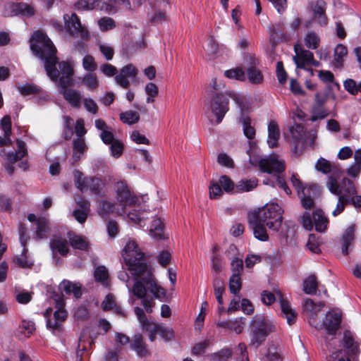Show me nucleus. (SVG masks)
Wrapping results in <instances>:
<instances>
[{
	"instance_id": "nucleus-28",
	"label": "nucleus",
	"mask_w": 361,
	"mask_h": 361,
	"mask_svg": "<svg viewBox=\"0 0 361 361\" xmlns=\"http://www.w3.org/2000/svg\"><path fill=\"white\" fill-rule=\"evenodd\" d=\"M59 289L68 295L73 293L75 298H80L82 295L81 285L78 283H73L68 280H63L59 284Z\"/></svg>"
},
{
	"instance_id": "nucleus-29",
	"label": "nucleus",
	"mask_w": 361,
	"mask_h": 361,
	"mask_svg": "<svg viewBox=\"0 0 361 361\" xmlns=\"http://www.w3.org/2000/svg\"><path fill=\"white\" fill-rule=\"evenodd\" d=\"M73 152L72 159L74 162L78 161L84 152L87 150V147L84 137H76L73 141Z\"/></svg>"
},
{
	"instance_id": "nucleus-18",
	"label": "nucleus",
	"mask_w": 361,
	"mask_h": 361,
	"mask_svg": "<svg viewBox=\"0 0 361 361\" xmlns=\"http://www.w3.org/2000/svg\"><path fill=\"white\" fill-rule=\"evenodd\" d=\"M138 73L137 68L130 63L120 69L118 74L115 77L116 82L124 89H127L130 86L128 78H134Z\"/></svg>"
},
{
	"instance_id": "nucleus-57",
	"label": "nucleus",
	"mask_w": 361,
	"mask_h": 361,
	"mask_svg": "<svg viewBox=\"0 0 361 361\" xmlns=\"http://www.w3.org/2000/svg\"><path fill=\"white\" fill-rule=\"evenodd\" d=\"M209 197L211 199H216L221 196L223 190L218 183L212 181L209 187Z\"/></svg>"
},
{
	"instance_id": "nucleus-24",
	"label": "nucleus",
	"mask_w": 361,
	"mask_h": 361,
	"mask_svg": "<svg viewBox=\"0 0 361 361\" xmlns=\"http://www.w3.org/2000/svg\"><path fill=\"white\" fill-rule=\"evenodd\" d=\"M343 345L346 350V355L348 356H352L359 353V344L355 341L353 335L350 331H344Z\"/></svg>"
},
{
	"instance_id": "nucleus-61",
	"label": "nucleus",
	"mask_w": 361,
	"mask_h": 361,
	"mask_svg": "<svg viewBox=\"0 0 361 361\" xmlns=\"http://www.w3.org/2000/svg\"><path fill=\"white\" fill-rule=\"evenodd\" d=\"M98 25L102 31H107L115 27L114 21L112 18L104 17L98 21Z\"/></svg>"
},
{
	"instance_id": "nucleus-6",
	"label": "nucleus",
	"mask_w": 361,
	"mask_h": 361,
	"mask_svg": "<svg viewBox=\"0 0 361 361\" xmlns=\"http://www.w3.org/2000/svg\"><path fill=\"white\" fill-rule=\"evenodd\" d=\"M126 269L132 275H141L148 271L145 255L134 240H129L122 251Z\"/></svg>"
},
{
	"instance_id": "nucleus-21",
	"label": "nucleus",
	"mask_w": 361,
	"mask_h": 361,
	"mask_svg": "<svg viewBox=\"0 0 361 361\" xmlns=\"http://www.w3.org/2000/svg\"><path fill=\"white\" fill-rule=\"evenodd\" d=\"M294 51L295 56L293 59L298 68H303L305 66H309L311 60H313V53L302 49L300 44L294 46Z\"/></svg>"
},
{
	"instance_id": "nucleus-14",
	"label": "nucleus",
	"mask_w": 361,
	"mask_h": 361,
	"mask_svg": "<svg viewBox=\"0 0 361 361\" xmlns=\"http://www.w3.org/2000/svg\"><path fill=\"white\" fill-rule=\"evenodd\" d=\"M259 166L262 172L268 173H279L285 170L284 161L279 159L278 156L272 154L267 158L260 159Z\"/></svg>"
},
{
	"instance_id": "nucleus-47",
	"label": "nucleus",
	"mask_w": 361,
	"mask_h": 361,
	"mask_svg": "<svg viewBox=\"0 0 361 361\" xmlns=\"http://www.w3.org/2000/svg\"><path fill=\"white\" fill-rule=\"evenodd\" d=\"M315 168L317 171H319L324 173H328L333 171V169L335 168V166L326 159L320 158L318 159L315 165Z\"/></svg>"
},
{
	"instance_id": "nucleus-40",
	"label": "nucleus",
	"mask_w": 361,
	"mask_h": 361,
	"mask_svg": "<svg viewBox=\"0 0 361 361\" xmlns=\"http://www.w3.org/2000/svg\"><path fill=\"white\" fill-rule=\"evenodd\" d=\"M317 290V281L315 276L311 275L303 283V290L309 295H314Z\"/></svg>"
},
{
	"instance_id": "nucleus-64",
	"label": "nucleus",
	"mask_w": 361,
	"mask_h": 361,
	"mask_svg": "<svg viewBox=\"0 0 361 361\" xmlns=\"http://www.w3.org/2000/svg\"><path fill=\"white\" fill-rule=\"evenodd\" d=\"M217 162L219 164L228 168H233L234 166L233 159L225 153H221L218 155Z\"/></svg>"
},
{
	"instance_id": "nucleus-39",
	"label": "nucleus",
	"mask_w": 361,
	"mask_h": 361,
	"mask_svg": "<svg viewBox=\"0 0 361 361\" xmlns=\"http://www.w3.org/2000/svg\"><path fill=\"white\" fill-rule=\"evenodd\" d=\"M305 46L311 49H316L320 44V38L317 34L313 31L308 32L304 37Z\"/></svg>"
},
{
	"instance_id": "nucleus-2",
	"label": "nucleus",
	"mask_w": 361,
	"mask_h": 361,
	"mask_svg": "<svg viewBox=\"0 0 361 361\" xmlns=\"http://www.w3.org/2000/svg\"><path fill=\"white\" fill-rule=\"evenodd\" d=\"M283 210L277 203L270 202L255 210L248 216V223L253 235L257 240L266 242L269 236L267 227L278 232L282 225Z\"/></svg>"
},
{
	"instance_id": "nucleus-19",
	"label": "nucleus",
	"mask_w": 361,
	"mask_h": 361,
	"mask_svg": "<svg viewBox=\"0 0 361 361\" xmlns=\"http://www.w3.org/2000/svg\"><path fill=\"white\" fill-rule=\"evenodd\" d=\"M27 219L30 222H35L36 224L35 238L37 239H43L47 237V234L49 232L50 228L49 221L46 217H37L35 214H30L27 216Z\"/></svg>"
},
{
	"instance_id": "nucleus-36",
	"label": "nucleus",
	"mask_w": 361,
	"mask_h": 361,
	"mask_svg": "<svg viewBox=\"0 0 361 361\" xmlns=\"http://www.w3.org/2000/svg\"><path fill=\"white\" fill-rule=\"evenodd\" d=\"M149 233L152 238L160 240L164 238V224L160 218H155L151 225Z\"/></svg>"
},
{
	"instance_id": "nucleus-53",
	"label": "nucleus",
	"mask_w": 361,
	"mask_h": 361,
	"mask_svg": "<svg viewBox=\"0 0 361 361\" xmlns=\"http://www.w3.org/2000/svg\"><path fill=\"white\" fill-rule=\"evenodd\" d=\"M264 361H282V357L278 350L277 347L271 345L269 347L265 355Z\"/></svg>"
},
{
	"instance_id": "nucleus-45",
	"label": "nucleus",
	"mask_w": 361,
	"mask_h": 361,
	"mask_svg": "<svg viewBox=\"0 0 361 361\" xmlns=\"http://www.w3.org/2000/svg\"><path fill=\"white\" fill-rule=\"evenodd\" d=\"M82 82L90 90H92L99 86V80L94 73L85 75L82 78Z\"/></svg>"
},
{
	"instance_id": "nucleus-30",
	"label": "nucleus",
	"mask_w": 361,
	"mask_h": 361,
	"mask_svg": "<svg viewBox=\"0 0 361 361\" xmlns=\"http://www.w3.org/2000/svg\"><path fill=\"white\" fill-rule=\"evenodd\" d=\"M323 306L324 305L321 302L315 304L311 299H307L304 302L303 307L305 312H307V313L310 317V320L309 321V323L311 325H312L313 323L315 322L314 317L317 315V313L322 310Z\"/></svg>"
},
{
	"instance_id": "nucleus-63",
	"label": "nucleus",
	"mask_w": 361,
	"mask_h": 361,
	"mask_svg": "<svg viewBox=\"0 0 361 361\" xmlns=\"http://www.w3.org/2000/svg\"><path fill=\"white\" fill-rule=\"evenodd\" d=\"M312 216V214L311 215L310 212H305L300 218L301 224H302L303 227L307 231H311L313 228L314 224Z\"/></svg>"
},
{
	"instance_id": "nucleus-17",
	"label": "nucleus",
	"mask_w": 361,
	"mask_h": 361,
	"mask_svg": "<svg viewBox=\"0 0 361 361\" xmlns=\"http://www.w3.org/2000/svg\"><path fill=\"white\" fill-rule=\"evenodd\" d=\"M287 139L295 145V149L300 145L303 147L306 142V132L302 124L295 123L288 128V130L285 133Z\"/></svg>"
},
{
	"instance_id": "nucleus-37",
	"label": "nucleus",
	"mask_w": 361,
	"mask_h": 361,
	"mask_svg": "<svg viewBox=\"0 0 361 361\" xmlns=\"http://www.w3.org/2000/svg\"><path fill=\"white\" fill-rule=\"evenodd\" d=\"M102 306L104 310H114L116 313L124 315L122 308L117 305L115 298L112 294H109L102 303Z\"/></svg>"
},
{
	"instance_id": "nucleus-46",
	"label": "nucleus",
	"mask_w": 361,
	"mask_h": 361,
	"mask_svg": "<svg viewBox=\"0 0 361 361\" xmlns=\"http://www.w3.org/2000/svg\"><path fill=\"white\" fill-rule=\"evenodd\" d=\"M328 115L329 111L324 106H313L310 121L314 122L319 119H324L328 116Z\"/></svg>"
},
{
	"instance_id": "nucleus-16",
	"label": "nucleus",
	"mask_w": 361,
	"mask_h": 361,
	"mask_svg": "<svg viewBox=\"0 0 361 361\" xmlns=\"http://www.w3.org/2000/svg\"><path fill=\"white\" fill-rule=\"evenodd\" d=\"M241 114H242V115H241V117L240 118V121L243 126V133H244L245 136L247 139L250 140V141H249L250 149H247V152L250 157V163L252 164H253L254 163L252 160V154L255 149L256 143L255 141H253L252 140H253L255 138L256 132H255V128L251 125L250 118L248 116H245L244 114L243 113V111H241Z\"/></svg>"
},
{
	"instance_id": "nucleus-11",
	"label": "nucleus",
	"mask_w": 361,
	"mask_h": 361,
	"mask_svg": "<svg viewBox=\"0 0 361 361\" xmlns=\"http://www.w3.org/2000/svg\"><path fill=\"white\" fill-rule=\"evenodd\" d=\"M18 149L15 152H6L5 149L1 151L0 155L3 158L4 166L10 175L15 171L13 164L27 155V151L25 142L18 140L16 142Z\"/></svg>"
},
{
	"instance_id": "nucleus-26",
	"label": "nucleus",
	"mask_w": 361,
	"mask_h": 361,
	"mask_svg": "<svg viewBox=\"0 0 361 361\" xmlns=\"http://www.w3.org/2000/svg\"><path fill=\"white\" fill-rule=\"evenodd\" d=\"M130 348L135 351L137 356L140 357H146L149 354L146 345L143 341L142 336L140 334L135 335L130 343Z\"/></svg>"
},
{
	"instance_id": "nucleus-58",
	"label": "nucleus",
	"mask_w": 361,
	"mask_h": 361,
	"mask_svg": "<svg viewBox=\"0 0 361 361\" xmlns=\"http://www.w3.org/2000/svg\"><path fill=\"white\" fill-rule=\"evenodd\" d=\"M209 345V340H204L196 343L192 348L191 353L193 355H200L203 354Z\"/></svg>"
},
{
	"instance_id": "nucleus-15",
	"label": "nucleus",
	"mask_w": 361,
	"mask_h": 361,
	"mask_svg": "<svg viewBox=\"0 0 361 361\" xmlns=\"http://www.w3.org/2000/svg\"><path fill=\"white\" fill-rule=\"evenodd\" d=\"M342 312L339 310L329 311L323 322V326L326 334L330 336H335L338 329L341 321Z\"/></svg>"
},
{
	"instance_id": "nucleus-23",
	"label": "nucleus",
	"mask_w": 361,
	"mask_h": 361,
	"mask_svg": "<svg viewBox=\"0 0 361 361\" xmlns=\"http://www.w3.org/2000/svg\"><path fill=\"white\" fill-rule=\"evenodd\" d=\"M326 2L324 0H317L312 6L314 19L322 26L327 24L328 20L325 14Z\"/></svg>"
},
{
	"instance_id": "nucleus-32",
	"label": "nucleus",
	"mask_w": 361,
	"mask_h": 361,
	"mask_svg": "<svg viewBox=\"0 0 361 361\" xmlns=\"http://www.w3.org/2000/svg\"><path fill=\"white\" fill-rule=\"evenodd\" d=\"M312 218L314 219L315 229L319 232H324L327 228L329 220L324 216L321 209H316L312 213Z\"/></svg>"
},
{
	"instance_id": "nucleus-49",
	"label": "nucleus",
	"mask_w": 361,
	"mask_h": 361,
	"mask_svg": "<svg viewBox=\"0 0 361 361\" xmlns=\"http://www.w3.org/2000/svg\"><path fill=\"white\" fill-rule=\"evenodd\" d=\"M85 337H86V334L85 332H83L79 338L78 345V350H77V356L78 357H79V356L80 357H82V353H80V352L86 350L87 349V345L90 346L92 343L93 342V340L96 338L95 336H94V338L92 336H91V341H86Z\"/></svg>"
},
{
	"instance_id": "nucleus-34",
	"label": "nucleus",
	"mask_w": 361,
	"mask_h": 361,
	"mask_svg": "<svg viewBox=\"0 0 361 361\" xmlns=\"http://www.w3.org/2000/svg\"><path fill=\"white\" fill-rule=\"evenodd\" d=\"M355 226H349L345 231L342 237V246L341 250L343 255H346L348 254V247L352 245L353 241L355 238Z\"/></svg>"
},
{
	"instance_id": "nucleus-13",
	"label": "nucleus",
	"mask_w": 361,
	"mask_h": 361,
	"mask_svg": "<svg viewBox=\"0 0 361 361\" xmlns=\"http://www.w3.org/2000/svg\"><path fill=\"white\" fill-rule=\"evenodd\" d=\"M63 19L65 26L72 36L80 37L82 39H87L89 37L88 30L81 25L80 19L75 13L65 14Z\"/></svg>"
},
{
	"instance_id": "nucleus-12",
	"label": "nucleus",
	"mask_w": 361,
	"mask_h": 361,
	"mask_svg": "<svg viewBox=\"0 0 361 361\" xmlns=\"http://www.w3.org/2000/svg\"><path fill=\"white\" fill-rule=\"evenodd\" d=\"M75 186L81 192L90 190L92 194L99 195L102 186V182L99 178L94 177H85L79 171L73 172Z\"/></svg>"
},
{
	"instance_id": "nucleus-5",
	"label": "nucleus",
	"mask_w": 361,
	"mask_h": 361,
	"mask_svg": "<svg viewBox=\"0 0 361 361\" xmlns=\"http://www.w3.org/2000/svg\"><path fill=\"white\" fill-rule=\"evenodd\" d=\"M228 96L235 102L240 111H243L247 108L245 98L236 92L231 91L226 94L216 93L208 102L207 110L216 117L215 123L216 124L221 123L226 114L229 110V98Z\"/></svg>"
},
{
	"instance_id": "nucleus-27",
	"label": "nucleus",
	"mask_w": 361,
	"mask_h": 361,
	"mask_svg": "<svg viewBox=\"0 0 361 361\" xmlns=\"http://www.w3.org/2000/svg\"><path fill=\"white\" fill-rule=\"evenodd\" d=\"M280 137V130L277 123L271 121L268 125L267 144L269 147L273 148L277 146Z\"/></svg>"
},
{
	"instance_id": "nucleus-31",
	"label": "nucleus",
	"mask_w": 361,
	"mask_h": 361,
	"mask_svg": "<svg viewBox=\"0 0 361 361\" xmlns=\"http://www.w3.org/2000/svg\"><path fill=\"white\" fill-rule=\"evenodd\" d=\"M68 238L73 248L87 250L89 242L85 237L69 233Z\"/></svg>"
},
{
	"instance_id": "nucleus-8",
	"label": "nucleus",
	"mask_w": 361,
	"mask_h": 361,
	"mask_svg": "<svg viewBox=\"0 0 361 361\" xmlns=\"http://www.w3.org/2000/svg\"><path fill=\"white\" fill-rule=\"evenodd\" d=\"M261 296L262 302L267 305H270L276 300L279 301L281 314L286 319L288 325L290 326L296 322L298 317L296 311L292 307L289 301L282 295L279 290H275L274 293L264 290Z\"/></svg>"
},
{
	"instance_id": "nucleus-25",
	"label": "nucleus",
	"mask_w": 361,
	"mask_h": 361,
	"mask_svg": "<svg viewBox=\"0 0 361 361\" xmlns=\"http://www.w3.org/2000/svg\"><path fill=\"white\" fill-rule=\"evenodd\" d=\"M246 58L250 61V66L247 69V75L250 82L255 84L261 83L263 81V75L259 69L255 67L257 59L252 56H247Z\"/></svg>"
},
{
	"instance_id": "nucleus-3",
	"label": "nucleus",
	"mask_w": 361,
	"mask_h": 361,
	"mask_svg": "<svg viewBox=\"0 0 361 361\" xmlns=\"http://www.w3.org/2000/svg\"><path fill=\"white\" fill-rule=\"evenodd\" d=\"M136 276L140 278L136 279L133 286L130 288L128 283L130 278L126 270L120 271L118 273V279L126 283L129 293H133L137 298L141 299L145 311L151 313L154 305V298L164 297L165 291L157 285L149 271Z\"/></svg>"
},
{
	"instance_id": "nucleus-59",
	"label": "nucleus",
	"mask_w": 361,
	"mask_h": 361,
	"mask_svg": "<svg viewBox=\"0 0 361 361\" xmlns=\"http://www.w3.org/2000/svg\"><path fill=\"white\" fill-rule=\"evenodd\" d=\"M15 11L18 13L25 16H32L34 14V9L30 5L25 3H19L15 6Z\"/></svg>"
},
{
	"instance_id": "nucleus-7",
	"label": "nucleus",
	"mask_w": 361,
	"mask_h": 361,
	"mask_svg": "<svg viewBox=\"0 0 361 361\" xmlns=\"http://www.w3.org/2000/svg\"><path fill=\"white\" fill-rule=\"evenodd\" d=\"M276 331V324L268 317L257 314L252 320L250 345L258 348L271 333Z\"/></svg>"
},
{
	"instance_id": "nucleus-35",
	"label": "nucleus",
	"mask_w": 361,
	"mask_h": 361,
	"mask_svg": "<svg viewBox=\"0 0 361 361\" xmlns=\"http://www.w3.org/2000/svg\"><path fill=\"white\" fill-rule=\"evenodd\" d=\"M348 54L347 47L342 44H338L334 49V66L337 68H341L344 61V58Z\"/></svg>"
},
{
	"instance_id": "nucleus-55",
	"label": "nucleus",
	"mask_w": 361,
	"mask_h": 361,
	"mask_svg": "<svg viewBox=\"0 0 361 361\" xmlns=\"http://www.w3.org/2000/svg\"><path fill=\"white\" fill-rule=\"evenodd\" d=\"M225 192H231L235 189L233 182L227 176H221L219 178V183Z\"/></svg>"
},
{
	"instance_id": "nucleus-20",
	"label": "nucleus",
	"mask_w": 361,
	"mask_h": 361,
	"mask_svg": "<svg viewBox=\"0 0 361 361\" xmlns=\"http://www.w3.org/2000/svg\"><path fill=\"white\" fill-rule=\"evenodd\" d=\"M75 6L78 10L82 11L93 9L105 10L106 11H111V6L102 0H79L75 3Z\"/></svg>"
},
{
	"instance_id": "nucleus-1",
	"label": "nucleus",
	"mask_w": 361,
	"mask_h": 361,
	"mask_svg": "<svg viewBox=\"0 0 361 361\" xmlns=\"http://www.w3.org/2000/svg\"><path fill=\"white\" fill-rule=\"evenodd\" d=\"M30 49L36 56L44 60L47 75L54 82H59V91L73 108H80L82 95L80 91L68 88L73 75L72 66L66 61L58 63L56 49L50 39L42 31H35L30 39Z\"/></svg>"
},
{
	"instance_id": "nucleus-22",
	"label": "nucleus",
	"mask_w": 361,
	"mask_h": 361,
	"mask_svg": "<svg viewBox=\"0 0 361 361\" xmlns=\"http://www.w3.org/2000/svg\"><path fill=\"white\" fill-rule=\"evenodd\" d=\"M19 235H20V241L21 245L23 246V252L22 254L17 257L16 262L17 263L21 266L22 267H28L32 264L31 262L27 258L25 255L27 249L26 248V243L27 240V237L26 235V229L23 225H20L19 226Z\"/></svg>"
},
{
	"instance_id": "nucleus-4",
	"label": "nucleus",
	"mask_w": 361,
	"mask_h": 361,
	"mask_svg": "<svg viewBox=\"0 0 361 361\" xmlns=\"http://www.w3.org/2000/svg\"><path fill=\"white\" fill-rule=\"evenodd\" d=\"M116 198L122 206L121 209H118L116 213L119 215L127 214L130 221L138 224L140 227L145 226L143 212L137 210L141 208V202H145L147 196L140 197L131 193L127 185L121 181L116 183L115 185Z\"/></svg>"
},
{
	"instance_id": "nucleus-60",
	"label": "nucleus",
	"mask_w": 361,
	"mask_h": 361,
	"mask_svg": "<svg viewBox=\"0 0 361 361\" xmlns=\"http://www.w3.org/2000/svg\"><path fill=\"white\" fill-rule=\"evenodd\" d=\"M20 331L25 336L29 337L35 330L34 322L31 321H23L20 325Z\"/></svg>"
},
{
	"instance_id": "nucleus-56",
	"label": "nucleus",
	"mask_w": 361,
	"mask_h": 361,
	"mask_svg": "<svg viewBox=\"0 0 361 361\" xmlns=\"http://www.w3.org/2000/svg\"><path fill=\"white\" fill-rule=\"evenodd\" d=\"M97 63L93 56L90 55H86L82 59V67L83 68L90 72H93L97 69Z\"/></svg>"
},
{
	"instance_id": "nucleus-54",
	"label": "nucleus",
	"mask_w": 361,
	"mask_h": 361,
	"mask_svg": "<svg viewBox=\"0 0 361 361\" xmlns=\"http://www.w3.org/2000/svg\"><path fill=\"white\" fill-rule=\"evenodd\" d=\"M99 49L106 60L111 61L114 55V49L112 46L106 43L99 44Z\"/></svg>"
},
{
	"instance_id": "nucleus-33",
	"label": "nucleus",
	"mask_w": 361,
	"mask_h": 361,
	"mask_svg": "<svg viewBox=\"0 0 361 361\" xmlns=\"http://www.w3.org/2000/svg\"><path fill=\"white\" fill-rule=\"evenodd\" d=\"M50 246L54 254L59 253L62 256H65L69 252L68 243L66 239L54 238L50 242Z\"/></svg>"
},
{
	"instance_id": "nucleus-62",
	"label": "nucleus",
	"mask_w": 361,
	"mask_h": 361,
	"mask_svg": "<svg viewBox=\"0 0 361 361\" xmlns=\"http://www.w3.org/2000/svg\"><path fill=\"white\" fill-rule=\"evenodd\" d=\"M101 72L107 77H113L117 75L118 71L117 68L110 64V63H104L100 66Z\"/></svg>"
},
{
	"instance_id": "nucleus-52",
	"label": "nucleus",
	"mask_w": 361,
	"mask_h": 361,
	"mask_svg": "<svg viewBox=\"0 0 361 361\" xmlns=\"http://www.w3.org/2000/svg\"><path fill=\"white\" fill-rule=\"evenodd\" d=\"M307 249L312 253H319V243L318 238L314 234H310L306 245Z\"/></svg>"
},
{
	"instance_id": "nucleus-44",
	"label": "nucleus",
	"mask_w": 361,
	"mask_h": 361,
	"mask_svg": "<svg viewBox=\"0 0 361 361\" xmlns=\"http://www.w3.org/2000/svg\"><path fill=\"white\" fill-rule=\"evenodd\" d=\"M231 351L228 348H223L220 351L208 355V358L211 361H227L231 357Z\"/></svg>"
},
{
	"instance_id": "nucleus-41",
	"label": "nucleus",
	"mask_w": 361,
	"mask_h": 361,
	"mask_svg": "<svg viewBox=\"0 0 361 361\" xmlns=\"http://www.w3.org/2000/svg\"><path fill=\"white\" fill-rule=\"evenodd\" d=\"M94 276L97 281L101 282L104 286H108L109 273L105 267L99 266L96 267Z\"/></svg>"
},
{
	"instance_id": "nucleus-38",
	"label": "nucleus",
	"mask_w": 361,
	"mask_h": 361,
	"mask_svg": "<svg viewBox=\"0 0 361 361\" xmlns=\"http://www.w3.org/2000/svg\"><path fill=\"white\" fill-rule=\"evenodd\" d=\"M257 179L255 178L251 179L241 180L235 185V192H249L257 187Z\"/></svg>"
},
{
	"instance_id": "nucleus-51",
	"label": "nucleus",
	"mask_w": 361,
	"mask_h": 361,
	"mask_svg": "<svg viewBox=\"0 0 361 361\" xmlns=\"http://www.w3.org/2000/svg\"><path fill=\"white\" fill-rule=\"evenodd\" d=\"M157 329L160 336L166 341H169L173 336L172 328L166 327L162 324L156 323Z\"/></svg>"
},
{
	"instance_id": "nucleus-43",
	"label": "nucleus",
	"mask_w": 361,
	"mask_h": 361,
	"mask_svg": "<svg viewBox=\"0 0 361 361\" xmlns=\"http://www.w3.org/2000/svg\"><path fill=\"white\" fill-rule=\"evenodd\" d=\"M224 75L230 79H235L240 81H243L245 79V74L242 68L237 67L227 70L224 72Z\"/></svg>"
},
{
	"instance_id": "nucleus-9",
	"label": "nucleus",
	"mask_w": 361,
	"mask_h": 361,
	"mask_svg": "<svg viewBox=\"0 0 361 361\" xmlns=\"http://www.w3.org/2000/svg\"><path fill=\"white\" fill-rule=\"evenodd\" d=\"M290 182L300 198L302 207L306 209L312 208L314 204V199L320 195L319 186L312 184L304 187L295 173L292 174Z\"/></svg>"
},
{
	"instance_id": "nucleus-48",
	"label": "nucleus",
	"mask_w": 361,
	"mask_h": 361,
	"mask_svg": "<svg viewBox=\"0 0 361 361\" xmlns=\"http://www.w3.org/2000/svg\"><path fill=\"white\" fill-rule=\"evenodd\" d=\"M114 204L109 202L102 200L99 202L98 212L103 218L114 212Z\"/></svg>"
},
{
	"instance_id": "nucleus-10",
	"label": "nucleus",
	"mask_w": 361,
	"mask_h": 361,
	"mask_svg": "<svg viewBox=\"0 0 361 361\" xmlns=\"http://www.w3.org/2000/svg\"><path fill=\"white\" fill-rule=\"evenodd\" d=\"M327 188L329 191L338 196L343 197L350 201V198L357 194L356 188L353 182L348 178H344L340 183L333 177L328 178Z\"/></svg>"
},
{
	"instance_id": "nucleus-50",
	"label": "nucleus",
	"mask_w": 361,
	"mask_h": 361,
	"mask_svg": "<svg viewBox=\"0 0 361 361\" xmlns=\"http://www.w3.org/2000/svg\"><path fill=\"white\" fill-rule=\"evenodd\" d=\"M241 288V279L238 274H233L229 280V289L231 293L237 294Z\"/></svg>"
},
{
	"instance_id": "nucleus-42",
	"label": "nucleus",
	"mask_w": 361,
	"mask_h": 361,
	"mask_svg": "<svg viewBox=\"0 0 361 361\" xmlns=\"http://www.w3.org/2000/svg\"><path fill=\"white\" fill-rule=\"evenodd\" d=\"M120 119L125 123L132 125L140 119L139 114L134 111H127L120 114Z\"/></svg>"
}]
</instances>
